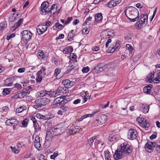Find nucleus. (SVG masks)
I'll use <instances>...</instances> for the list:
<instances>
[{"instance_id":"f257e3e1","label":"nucleus","mask_w":160,"mask_h":160,"mask_svg":"<svg viewBox=\"0 0 160 160\" xmlns=\"http://www.w3.org/2000/svg\"><path fill=\"white\" fill-rule=\"evenodd\" d=\"M124 12L127 17L132 22L138 20L139 12L138 10L135 7L130 6L126 8Z\"/></svg>"},{"instance_id":"f03ea898","label":"nucleus","mask_w":160,"mask_h":160,"mask_svg":"<svg viewBox=\"0 0 160 160\" xmlns=\"http://www.w3.org/2000/svg\"><path fill=\"white\" fill-rule=\"evenodd\" d=\"M119 148L122 152L126 154L131 153L132 150L131 146L126 142L121 144Z\"/></svg>"},{"instance_id":"7ed1b4c3","label":"nucleus","mask_w":160,"mask_h":160,"mask_svg":"<svg viewBox=\"0 0 160 160\" xmlns=\"http://www.w3.org/2000/svg\"><path fill=\"white\" fill-rule=\"evenodd\" d=\"M52 130L53 134L55 136L61 134L65 131V128L62 126V124L61 123L56 126Z\"/></svg>"},{"instance_id":"20e7f679","label":"nucleus","mask_w":160,"mask_h":160,"mask_svg":"<svg viewBox=\"0 0 160 160\" xmlns=\"http://www.w3.org/2000/svg\"><path fill=\"white\" fill-rule=\"evenodd\" d=\"M22 34L23 42L25 44H27L28 41L30 40L32 37V33L29 31L24 30L22 32Z\"/></svg>"},{"instance_id":"39448f33","label":"nucleus","mask_w":160,"mask_h":160,"mask_svg":"<svg viewBox=\"0 0 160 160\" xmlns=\"http://www.w3.org/2000/svg\"><path fill=\"white\" fill-rule=\"evenodd\" d=\"M98 118L94 122L95 125L96 126L104 123L107 120V116L103 114H100L98 116Z\"/></svg>"},{"instance_id":"423d86ee","label":"nucleus","mask_w":160,"mask_h":160,"mask_svg":"<svg viewBox=\"0 0 160 160\" xmlns=\"http://www.w3.org/2000/svg\"><path fill=\"white\" fill-rule=\"evenodd\" d=\"M49 3L47 1L43 2L40 7L41 13L42 15H46L48 14L49 10Z\"/></svg>"},{"instance_id":"0eeeda50","label":"nucleus","mask_w":160,"mask_h":160,"mask_svg":"<svg viewBox=\"0 0 160 160\" xmlns=\"http://www.w3.org/2000/svg\"><path fill=\"white\" fill-rule=\"evenodd\" d=\"M120 41L118 40H116L115 42H113L111 47L108 48V52H113L115 50L118 49L120 47Z\"/></svg>"},{"instance_id":"6e6552de","label":"nucleus","mask_w":160,"mask_h":160,"mask_svg":"<svg viewBox=\"0 0 160 160\" xmlns=\"http://www.w3.org/2000/svg\"><path fill=\"white\" fill-rule=\"evenodd\" d=\"M145 14L141 13V26H145L148 23V16L146 12L148 11L146 9L144 10Z\"/></svg>"},{"instance_id":"1a4fd4ad","label":"nucleus","mask_w":160,"mask_h":160,"mask_svg":"<svg viewBox=\"0 0 160 160\" xmlns=\"http://www.w3.org/2000/svg\"><path fill=\"white\" fill-rule=\"evenodd\" d=\"M155 142H147L145 146V149L146 151L151 153L152 151L154 148L155 146Z\"/></svg>"},{"instance_id":"9d476101","label":"nucleus","mask_w":160,"mask_h":160,"mask_svg":"<svg viewBox=\"0 0 160 160\" xmlns=\"http://www.w3.org/2000/svg\"><path fill=\"white\" fill-rule=\"evenodd\" d=\"M113 34L112 32L108 29L102 31L101 33L100 36L102 38L105 39L113 37Z\"/></svg>"},{"instance_id":"9b49d317","label":"nucleus","mask_w":160,"mask_h":160,"mask_svg":"<svg viewBox=\"0 0 160 160\" xmlns=\"http://www.w3.org/2000/svg\"><path fill=\"white\" fill-rule=\"evenodd\" d=\"M137 131L133 129H130L128 132V137L130 140L135 139L137 137Z\"/></svg>"},{"instance_id":"f8f14e48","label":"nucleus","mask_w":160,"mask_h":160,"mask_svg":"<svg viewBox=\"0 0 160 160\" xmlns=\"http://www.w3.org/2000/svg\"><path fill=\"white\" fill-rule=\"evenodd\" d=\"M47 27L44 25V23L39 25L37 27V31L38 35H41L47 30Z\"/></svg>"},{"instance_id":"ddd939ff","label":"nucleus","mask_w":160,"mask_h":160,"mask_svg":"<svg viewBox=\"0 0 160 160\" xmlns=\"http://www.w3.org/2000/svg\"><path fill=\"white\" fill-rule=\"evenodd\" d=\"M62 83L65 87V89H68L72 87L74 85L75 82L73 81L67 79L63 80Z\"/></svg>"},{"instance_id":"4468645a","label":"nucleus","mask_w":160,"mask_h":160,"mask_svg":"<svg viewBox=\"0 0 160 160\" xmlns=\"http://www.w3.org/2000/svg\"><path fill=\"white\" fill-rule=\"evenodd\" d=\"M50 133V132H48L47 133L46 140L43 145L44 147L46 148H48L50 146L52 141V136L51 135H49V133Z\"/></svg>"},{"instance_id":"2eb2a0df","label":"nucleus","mask_w":160,"mask_h":160,"mask_svg":"<svg viewBox=\"0 0 160 160\" xmlns=\"http://www.w3.org/2000/svg\"><path fill=\"white\" fill-rule=\"evenodd\" d=\"M35 104L33 105V107L36 109L38 110H41L43 109L44 107L42 104L39 98L36 99L35 101Z\"/></svg>"},{"instance_id":"dca6fc26","label":"nucleus","mask_w":160,"mask_h":160,"mask_svg":"<svg viewBox=\"0 0 160 160\" xmlns=\"http://www.w3.org/2000/svg\"><path fill=\"white\" fill-rule=\"evenodd\" d=\"M122 0H111L106 5L108 8H111L115 7L117 4L121 2Z\"/></svg>"},{"instance_id":"f3484780","label":"nucleus","mask_w":160,"mask_h":160,"mask_svg":"<svg viewBox=\"0 0 160 160\" xmlns=\"http://www.w3.org/2000/svg\"><path fill=\"white\" fill-rule=\"evenodd\" d=\"M121 151H120V148L117 149L115 152L113 157L115 160L121 159L123 157V154Z\"/></svg>"},{"instance_id":"a211bd4d","label":"nucleus","mask_w":160,"mask_h":160,"mask_svg":"<svg viewBox=\"0 0 160 160\" xmlns=\"http://www.w3.org/2000/svg\"><path fill=\"white\" fill-rule=\"evenodd\" d=\"M18 122L17 119H10L6 121L5 124L7 126H17L18 124Z\"/></svg>"},{"instance_id":"6ab92c4d","label":"nucleus","mask_w":160,"mask_h":160,"mask_svg":"<svg viewBox=\"0 0 160 160\" xmlns=\"http://www.w3.org/2000/svg\"><path fill=\"white\" fill-rule=\"evenodd\" d=\"M149 109V105L146 103L141 104V111L142 112L146 114L148 112Z\"/></svg>"},{"instance_id":"aec40b11","label":"nucleus","mask_w":160,"mask_h":160,"mask_svg":"<svg viewBox=\"0 0 160 160\" xmlns=\"http://www.w3.org/2000/svg\"><path fill=\"white\" fill-rule=\"evenodd\" d=\"M153 87L152 84H149L145 86L143 88V91L144 93L147 94H151V89Z\"/></svg>"},{"instance_id":"412c9836","label":"nucleus","mask_w":160,"mask_h":160,"mask_svg":"<svg viewBox=\"0 0 160 160\" xmlns=\"http://www.w3.org/2000/svg\"><path fill=\"white\" fill-rule=\"evenodd\" d=\"M141 126L145 128H148L149 127V124L146 119L141 118Z\"/></svg>"},{"instance_id":"4be33fe9","label":"nucleus","mask_w":160,"mask_h":160,"mask_svg":"<svg viewBox=\"0 0 160 160\" xmlns=\"http://www.w3.org/2000/svg\"><path fill=\"white\" fill-rule=\"evenodd\" d=\"M38 93L39 94L40 97H43L46 95L48 94L49 96L52 97V96H53V94H52V91H48L47 90H42L40 92H38Z\"/></svg>"},{"instance_id":"5701e85b","label":"nucleus","mask_w":160,"mask_h":160,"mask_svg":"<svg viewBox=\"0 0 160 160\" xmlns=\"http://www.w3.org/2000/svg\"><path fill=\"white\" fill-rule=\"evenodd\" d=\"M76 31L72 30L71 31L68 33V40L71 41L73 40V38L76 35Z\"/></svg>"},{"instance_id":"b1692460","label":"nucleus","mask_w":160,"mask_h":160,"mask_svg":"<svg viewBox=\"0 0 160 160\" xmlns=\"http://www.w3.org/2000/svg\"><path fill=\"white\" fill-rule=\"evenodd\" d=\"M75 62H77V60H75V61L70 60L69 62V65L67 67V70H69V71L72 70L75 67Z\"/></svg>"},{"instance_id":"393cba45","label":"nucleus","mask_w":160,"mask_h":160,"mask_svg":"<svg viewBox=\"0 0 160 160\" xmlns=\"http://www.w3.org/2000/svg\"><path fill=\"white\" fill-rule=\"evenodd\" d=\"M39 99L42 103V105H43L44 107L45 106L49 104L50 101L49 99L46 98H43Z\"/></svg>"},{"instance_id":"a878e982","label":"nucleus","mask_w":160,"mask_h":160,"mask_svg":"<svg viewBox=\"0 0 160 160\" xmlns=\"http://www.w3.org/2000/svg\"><path fill=\"white\" fill-rule=\"evenodd\" d=\"M154 71L151 72L147 77V80L149 83H151L152 82V79L154 76Z\"/></svg>"},{"instance_id":"bb28decb","label":"nucleus","mask_w":160,"mask_h":160,"mask_svg":"<svg viewBox=\"0 0 160 160\" xmlns=\"http://www.w3.org/2000/svg\"><path fill=\"white\" fill-rule=\"evenodd\" d=\"M102 19V13H98L95 16V21L96 22L101 21Z\"/></svg>"},{"instance_id":"cd10ccee","label":"nucleus","mask_w":160,"mask_h":160,"mask_svg":"<svg viewBox=\"0 0 160 160\" xmlns=\"http://www.w3.org/2000/svg\"><path fill=\"white\" fill-rule=\"evenodd\" d=\"M62 87L60 86L56 90L55 92H52V94L54 95L53 96H52V97H55L57 95L61 94V92H62Z\"/></svg>"},{"instance_id":"c85d7f7f","label":"nucleus","mask_w":160,"mask_h":160,"mask_svg":"<svg viewBox=\"0 0 160 160\" xmlns=\"http://www.w3.org/2000/svg\"><path fill=\"white\" fill-rule=\"evenodd\" d=\"M63 28V25L58 22H56L53 27V28L54 30L57 29V28L58 29L61 30Z\"/></svg>"},{"instance_id":"c756f323","label":"nucleus","mask_w":160,"mask_h":160,"mask_svg":"<svg viewBox=\"0 0 160 160\" xmlns=\"http://www.w3.org/2000/svg\"><path fill=\"white\" fill-rule=\"evenodd\" d=\"M27 109V107L25 106H22L17 108L16 110V112L20 113L22 112L24 110Z\"/></svg>"},{"instance_id":"7c9ffc66","label":"nucleus","mask_w":160,"mask_h":160,"mask_svg":"<svg viewBox=\"0 0 160 160\" xmlns=\"http://www.w3.org/2000/svg\"><path fill=\"white\" fill-rule=\"evenodd\" d=\"M63 98H56L54 101L53 102V104L55 105H57L58 106V105L61 103V102L62 99Z\"/></svg>"},{"instance_id":"2f4dec72","label":"nucleus","mask_w":160,"mask_h":160,"mask_svg":"<svg viewBox=\"0 0 160 160\" xmlns=\"http://www.w3.org/2000/svg\"><path fill=\"white\" fill-rule=\"evenodd\" d=\"M30 92L28 89H23L22 91L19 94H21V96H25L27 95V94H29Z\"/></svg>"},{"instance_id":"473e14b6","label":"nucleus","mask_w":160,"mask_h":160,"mask_svg":"<svg viewBox=\"0 0 160 160\" xmlns=\"http://www.w3.org/2000/svg\"><path fill=\"white\" fill-rule=\"evenodd\" d=\"M105 158L106 160H109L110 159V154L108 151H106L104 152Z\"/></svg>"},{"instance_id":"72a5a7b5","label":"nucleus","mask_w":160,"mask_h":160,"mask_svg":"<svg viewBox=\"0 0 160 160\" xmlns=\"http://www.w3.org/2000/svg\"><path fill=\"white\" fill-rule=\"evenodd\" d=\"M154 82L158 83L160 81V71L158 73V76L153 80Z\"/></svg>"},{"instance_id":"f704fd0d","label":"nucleus","mask_w":160,"mask_h":160,"mask_svg":"<svg viewBox=\"0 0 160 160\" xmlns=\"http://www.w3.org/2000/svg\"><path fill=\"white\" fill-rule=\"evenodd\" d=\"M103 64L102 63H101L99 64L97 67L96 69L98 70V71L100 72H101L104 70V67H103Z\"/></svg>"},{"instance_id":"c9c22d12","label":"nucleus","mask_w":160,"mask_h":160,"mask_svg":"<svg viewBox=\"0 0 160 160\" xmlns=\"http://www.w3.org/2000/svg\"><path fill=\"white\" fill-rule=\"evenodd\" d=\"M34 145L37 149L38 150L41 149V145L40 143V142H34Z\"/></svg>"},{"instance_id":"e433bc0d","label":"nucleus","mask_w":160,"mask_h":160,"mask_svg":"<svg viewBox=\"0 0 160 160\" xmlns=\"http://www.w3.org/2000/svg\"><path fill=\"white\" fill-rule=\"evenodd\" d=\"M61 72V69L60 68H56L54 71L53 76L57 77Z\"/></svg>"},{"instance_id":"4c0bfd02","label":"nucleus","mask_w":160,"mask_h":160,"mask_svg":"<svg viewBox=\"0 0 160 160\" xmlns=\"http://www.w3.org/2000/svg\"><path fill=\"white\" fill-rule=\"evenodd\" d=\"M33 123V126L35 130L36 131H39L41 129V128L39 125L38 124L37 122Z\"/></svg>"},{"instance_id":"58836bf2","label":"nucleus","mask_w":160,"mask_h":160,"mask_svg":"<svg viewBox=\"0 0 160 160\" xmlns=\"http://www.w3.org/2000/svg\"><path fill=\"white\" fill-rule=\"evenodd\" d=\"M96 138L95 137H92L90 138L88 140V144H89V146H91L94 140Z\"/></svg>"},{"instance_id":"ea45409f","label":"nucleus","mask_w":160,"mask_h":160,"mask_svg":"<svg viewBox=\"0 0 160 160\" xmlns=\"http://www.w3.org/2000/svg\"><path fill=\"white\" fill-rule=\"evenodd\" d=\"M69 101L67 99H62L61 102V103L59 104V106H63L64 105H66L65 104H67L68 102Z\"/></svg>"},{"instance_id":"a19ab883","label":"nucleus","mask_w":160,"mask_h":160,"mask_svg":"<svg viewBox=\"0 0 160 160\" xmlns=\"http://www.w3.org/2000/svg\"><path fill=\"white\" fill-rule=\"evenodd\" d=\"M28 119L27 118L24 119L22 122V125L24 127H27L28 124Z\"/></svg>"},{"instance_id":"79ce46f5","label":"nucleus","mask_w":160,"mask_h":160,"mask_svg":"<svg viewBox=\"0 0 160 160\" xmlns=\"http://www.w3.org/2000/svg\"><path fill=\"white\" fill-rule=\"evenodd\" d=\"M20 25V24H19L17 22L10 29L11 30L14 31L15 30L16 28H18Z\"/></svg>"},{"instance_id":"37998d69","label":"nucleus","mask_w":160,"mask_h":160,"mask_svg":"<svg viewBox=\"0 0 160 160\" xmlns=\"http://www.w3.org/2000/svg\"><path fill=\"white\" fill-rule=\"evenodd\" d=\"M6 23L5 22H2L0 24V30L2 31L4 30L6 26Z\"/></svg>"},{"instance_id":"c03bdc74","label":"nucleus","mask_w":160,"mask_h":160,"mask_svg":"<svg viewBox=\"0 0 160 160\" xmlns=\"http://www.w3.org/2000/svg\"><path fill=\"white\" fill-rule=\"evenodd\" d=\"M70 57V60L74 61L77 58L76 55L74 53H71Z\"/></svg>"},{"instance_id":"a18cd8bd","label":"nucleus","mask_w":160,"mask_h":160,"mask_svg":"<svg viewBox=\"0 0 160 160\" xmlns=\"http://www.w3.org/2000/svg\"><path fill=\"white\" fill-rule=\"evenodd\" d=\"M53 10H49L48 11V14L50 16L54 14L56 12L57 9H53Z\"/></svg>"},{"instance_id":"49530a36","label":"nucleus","mask_w":160,"mask_h":160,"mask_svg":"<svg viewBox=\"0 0 160 160\" xmlns=\"http://www.w3.org/2000/svg\"><path fill=\"white\" fill-rule=\"evenodd\" d=\"M62 92H61V94L62 93L63 94H67L68 93V89H65V87H63L62 86Z\"/></svg>"},{"instance_id":"de8ad7c7","label":"nucleus","mask_w":160,"mask_h":160,"mask_svg":"<svg viewBox=\"0 0 160 160\" xmlns=\"http://www.w3.org/2000/svg\"><path fill=\"white\" fill-rule=\"evenodd\" d=\"M58 151H56L54 152L53 155L50 156V158L51 159H54L58 155Z\"/></svg>"},{"instance_id":"09e8293b","label":"nucleus","mask_w":160,"mask_h":160,"mask_svg":"<svg viewBox=\"0 0 160 160\" xmlns=\"http://www.w3.org/2000/svg\"><path fill=\"white\" fill-rule=\"evenodd\" d=\"M109 140L110 141H114L116 140V137L112 135H111L109 136Z\"/></svg>"},{"instance_id":"8fccbe9b","label":"nucleus","mask_w":160,"mask_h":160,"mask_svg":"<svg viewBox=\"0 0 160 160\" xmlns=\"http://www.w3.org/2000/svg\"><path fill=\"white\" fill-rule=\"evenodd\" d=\"M82 33L84 34H88L89 32V30L88 28H84L82 31Z\"/></svg>"},{"instance_id":"3c124183","label":"nucleus","mask_w":160,"mask_h":160,"mask_svg":"<svg viewBox=\"0 0 160 160\" xmlns=\"http://www.w3.org/2000/svg\"><path fill=\"white\" fill-rule=\"evenodd\" d=\"M42 79V76L41 75L37 76L36 80L37 82H41Z\"/></svg>"},{"instance_id":"603ef678","label":"nucleus","mask_w":160,"mask_h":160,"mask_svg":"<svg viewBox=\"0 0 160 160\" xmlns=\"http://www.w3.org/2000/svg\"><path fill=\"white\" fill-rule=\"evenodd\" d=\"M72 20V17H69L67 18V20L65 21V25H67Z\"/></svg>"},{"instance_id":"864d4df0","label":"nucleus","mask_w":160,"mask_h":160,"mask_svg":"<svg viewBox=\"0 0 160 160\" xmlns=\"http://www.w3.org/2000/svg\"><path fill=\"white\" fill-rule=\"evenodd\" d=\"M89 68L88 67H83L82 69V71L83 73H86L89 71Z\"/></svg>"},{"instance_id":"5fc2aeb1","label":"nucleus","mask_w":160,"mask_h":160,"mask_svg":"<svg viewBox=\"0 0 160 160\" xmlns=\"http://www.w3.org/2000/svg\"><path fill=\"white\" fill-rule=\"evenodd\" d=\"M60 108L61 109L63 110L64 112H65L68 109V107L66 105L60 106Z\"/></svg>"},{"instance_id":"6e6d98bb","label":"nucleus","mask_w":160,"mask_h":160,"mask_svg":"<svg viewBox=\"0 0 160 160\" xmlns=\"http://www.w3.org/2000/svg\"><path fill=\"white\" fill-rule=\"evenodd\" d=\"M9 89H4L3 91V92L4 93V95H7L8 94H9L10 92V91L8 90Z\"/></svg>"},{"instance_id":"4d7b16f0","label":"nucleus","mask_w":160,"mask_h":160,"mask_svg":"<svg viewBox=\"0 0 160 160\" xmlns=\"http://www.w3.org/2000/svg\"><path fill=\"white\" fill-rule=\"evenodd\" d=\"M126 48L128 50L130 51H131L133 49L132 46L129 44L126 45Z\"/></svg>"},{"instance_id":"13d9d810","label":"nucleus","mask_w":160,"mask_h":160,"mask_svg":"<svg viewBox=\"0 0 160 160\" xmlns=\"http://www.w3.org/2000/svg\"><path fill=\"white\" fill-rule=\"evenodd\" d=\"M8 106H5L3 107L2 108L0 112H7L8 110Z\"/></svg>"},{"instance_id":"bf43d9fd","label":"nucleus","mask_w":160,"mask_h":160,"mask_svg":"<svg viewBox=\"0 0 160 160\" xmlns=\"http://www.w3.org/2000/svg\"><path fill=\"white\" fill-rule=\"evenodd\" d=\"M132 37V35L130 34H128L124 37V38L126 40H128L130 39Z\"/></svg>"},{"instance_id":"052dcab7","label":"nucleus","mask_w":160,"mask_h":160,"mask_svg":"<svg viewBox=\"0 0 160 160\" xmlns=\"http://www.w3.org/2000/svg\"><path fill=\"white\" fill-rule=\"evenodd\" d=\"M96 113V112H94L92 114H88L84 115L85 118L88 117H91L94 116V114Z\"/></svg>"},{"instance_id":"680f3d73","label":"nucleus","mask_w":160,"mask_h":160,"mask_svg":"<svg viewBox=\"0 0 160 160\" xmlns=\"http://www.w3.org/2000/svg\"><path fill=\"white\" fill-rule=\"evenodd\" d=\"M38 56L39 57V58L42 59L43 58L45 57L44 52H39L38 54Z\"/></svg>"},{"instance_id":"e2e57ef3","label":"nucleus","mask_w":160,"mask_h":160,"mask_svg":"<svg viewBox=\"0 0 160 160\" xmlns=\"http://www.w3.org/2000/svg\"><path fill=\"white\" fill-rule=\"evenodd\" d=\"M15 35V34L14 33L11 34L10 35H8L6 39L7 40H9L11 38L14 37Z\"/></svg>"},{"instance_id":"0e129e2a","label":"nucleus","mask_w":160,"mask_h":160,"mask_svg":"<svg viewBox=\"0 0 160 160\" xmlns=\"http://www.w3.org/2000/svg\"><path fill=\"white\" fill-rule=\"evenodd\" d=\"M50 117L47 115H42V119L44 120H48L50 118Z\"/></svg>"},{"instance_id":"69168bd1","label":"nucleus","mask_w":160,"mask_h":160,"mask_svg":"<svg viewBox=\"0 0 160 160\" xmlns=\"http://www.w3.org/2000/svg\"><path fill=\"white\" fill-rule=\"evenodd\" d=\"M57 6L56 4H53L51 7L50 8H49V10H53V9H57Z\"/></svg>"},{"instance_id":"338daca9","label":"nucleus","mask_w":160,"mask_h":160,"mask_svg":"<svg viewBox=\"0 0 160 160\" xmlns=\"http://www.w3.org/2000/svg\"><path fill=\"white\" fill-rule=\"evenodd\" d=\"M78 131V130H77L74 128H72L69 130V132H71L72 134L75 133L76 132Z\"/></svg>"},{"instance_id":"774afa93","label":"nucleus","mask_w":160,"mask_h":160,"mask_svg":"<svg viewBox=\"0 0 160 160\" xmlns=\"http://www.w3.org/2000/svg\"><path fill=\"white\" fill-rule=\"evenodd\" d=\"M26 68H19L18 70V72L19 73H22L25 72Z\"/></svg>"}]
</instances>
